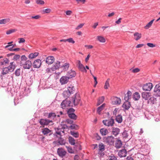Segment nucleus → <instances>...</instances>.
<instances>
[{
    "label": "nucleus",
    "mask_w": 160,
    "mask_h": 160,
    "mask_svg": "<svg viewBox=\"0 0 160 160\" xmlns=\"http://www.w3.org/2000/svg\"><path fill=\"white\" fill-rule=\"evenodd\" d=\"M69 141L71 145H74L75 144V139L72 138V137H69L68 138Z\"/></svg>",
    "instance_id": "58836bf2"
},
{
    "label": "nucleus",
    "mask_w": 160,
    "mask_h": 160,
    "mask_svg": "<svg viewBox=\"0 0 160 160\" xmlns=\"http://www.w3.org/2000/svg\"><path fill=\"white\" fill-rule=\"evenodd\" d=\"M132 93L130 91H128L127 93L124 96V100L126 101H128L131 98Z\"/></svg>",
    "instance_id": "4be33fe9"
},
{
    "label": "nucleus",
    "mask_w": 160,
    "mask_h": 160,
    "mask_svg": "<svg viewBox=\"0 0 160 160\" xmlns=\"http://www.w3.org/2000/svg\"><path fill=\"white\" fill-rule=\"evenodd\" d=\"M147 45L149 47L151 48H153L155 46V45L152 43H148Z\"/></svg>",
    "instance_id": "338daca9"
},
{
    "label": "nucleus",
    "mask_w": 160,
    "mask_h": 160,
    "mask_svg": "<svg viewBox=\"0 0 160 160\" xmlns=\"http://www.w3.org/2000/svg\"><path fill=\"white\" fill-rule=\"evenodd\" d=\"M41 17V16L39 15H37L35 16H32L31 17V18L32 19H38L40 18Z\"/></svg>",
    "instance_id": "052dcab7"
},
{
    "label": "nucleus",
    "mask_w": 160,
    "mask_h": 160,
    "mask_svg": "<svg viewBox=\"0 0 160 160\" xmlns=\"http://www.w3.org/2000/svg\"><path fill=\"white\" fill-rule=\"evenodd\" d=\"M46 62L48 64H52L54 61V58L53 56H49L46 59Z\"/></svg>",
    "instance_id": "4468645a"
},
{
    "label": "nucleus",
    "mask_w": 160,
    "mask_h": 160,
    "mask_svg": "<svg viewBox=\"0 0 160 160\" xmlns=\"http://www.w3.org/2000/svg\"><path fill=\"white\" fill-rule=\"evenodd\" d=\"M75 110L73 108H70L68 111L67 114L68 115H69V114H71L74 113Z\"/></svg>",
    "instance_id": "4d7b16f0"
},
{
    "label": "nucleus",
    "mask_w": 160,
    "mask_h": 160,
    "mask_svg": "<svg viewBox=\"0 0 160 160\" xmlns=\"http://www.w3.org/2000/svg\"><path fill=\"white\" fill-rule=\"evenodd\" d=\"M60 62L59 61H57L51 68V70L53 71H54L59 68L60 67Z\"/></svg>",
    "instance_id": "9d476101"
},
{
    "label": "nucleus",
    "mask_w": 160,
    "mask_h": 160,
    "mask_svg": "<svg viewBox=\"0 0 160 160\" xmlns=\"http://www.w3.org/2000/svg\"><path fill=\"white\" fill-rule=\"evenodd\" d=\"M18 39H19L18 43H23V42H25V40L24 38H19Z\"/></svg>",
    "instance_id": "e2e57ef3"
},
{
    "label": "nucleus",
    "mask_w": 160,
    "mask_h": 160,
    "mask_svg": "<svg viewBox=\"0 0 160 160\" xmlns=\"http://www.w3.org/2000/svg\"><path fill=\"white\" fill-rule=\"evenodd\" d=\"M15 63L13 62L10 63V65L7 67L8 68L10 72H13L15 69Z\"/></svg>",
    "instance_id": "412c9836"
},
{
    "label": "nucleus",
    "mask_w": 160,
    "mask_h": 160,
    "mask_svg": "<svg viewBox=\"0 0 160 160\" xmlns=\"http://www.w3.org/2000/svg\"><path fill=\"white\" fill-rule=\"evenodd\" d=\"M155 100L156 98H154L153 97H152L150 98L149 99L148 101V102H151V103L154 104V101Z\"/></svg>",
    "instance_id": "13d9d810"
},
{
    "label": "nucleus",
    "mask_w": 160,
    "mask_h": 160,
    "mask_svg": "<svg viewBox=\"0 0 160 160\" xmlns=\"http://www.w3.org/2000/svg\"><path fill=\"white\" fill-rule=\"evenodd\" d=\"M66 147L67 149L68 152L69 153H74V151L71 147L66 146Z\"/></svg>",
    "instance_id": "09e8293b"
},
{
    "label": "nucleus",
    "mask_w": 160,
    "mask_h": 160,
    "mask_svg": "<svg viewBox=\"0 0 160 160\" xmlns=\"http://www.w3.org/2000/svg\"><path fill=\"white\" fill-rule=\"evenodd\" d=\"M142 96L143 99L147 100L149 98L150 93L149 92H143L142 94Z\"/></svg>",
    "instance_id": "6ab92c4d"
},
{
    "label": "nucleus",
    "mask_w": 160,
    "mask_h": 160,
    "mask_svg": "<svg viewBox=\"0 0 160 160\" xmlns=\"http://www.w3.org/2000/svg\"><path fill=\"white\" fill-rule=\"evenodd\" d=\"M84 23H81L76 28V29L77 30H78L81 28L84 25Z\"/></svg>",
    "instance_id": "0e129e2a"
},
{
    "label": "nucleus",
    "mask_w": 160,
    "mask_h": 160,
    "mask_svg": "<svg viewBox=\"0 0 160 160\" xmlns=\"http://www.w3.org/2000/svg\"><path fill=\"white\" fill-rule=\"evenodd\" d=\"M8 62L9 60L7 58H5L0 62V65H5L7 64H8Z\"/></svg>",
    "instance_id": "c756f323"
},
{
    "label": "nucleus",
    "mask_w": 160,
    "mask_h": 160,
    "mask_svg": "<svg viewBox=\"0 0 160 160\" xmlns=\"http://www.w3.org/2000/svg\"><path fill=\"white\" fill-rule=\"evenodd\" d=\"M108 160H118L117 157L114 155L109 156Z\"/></svg>",
    "instance_id": "6e6d98bb"
},
{
    "label": "nucleus",
    "mask_w": 160,
    "mask_h": 160,
    "mask_svg": "<svg viewBox=\"0 0 160 160\" xmlns=\"http://www.w3.org/2000/svg\"><path fill=\"white\" fill-rule=\"evenodd\" d=\"M154 91L157 93L160 92V83L155 86Z\"/></svg>",
    "instance_id": "ea45409f"
},
{
    "label": "nucleus",
    "mask_w": 160,
    "mask_h": 160,
    "mask_svg": "<svg viewBox=\"0 0 160 160\" xmlns=\"http://www.w3.org/2000/svg\"><path fill=\"white\" fill-rule=\"evenodd\" d=\"M56 117V115L55 113L53 112L50 113L48 115V118L53 119Z\"/></svg>",
    "instance_id": "79ce46f5"
},
{
    "label": "nucleus",
    "mask_w": 160,
    "mask_h": 160,
    "mask_svg": "<svg viewBox=\"0 0 160 160\" xmlns=\"http://www.w3.org/2000/svg\"><path fill=\"white\" fill-rule=\"evenodd\" d=\"M20 56L19 55H15L13 57V59L14 61H19L21 60V58H20Z\"/></svg>",
    "instance_id": "de8ad7c7"
},
{
    "label": "nucleus",
    "mask_w": 160,
    "mask_h": 160,
    "mask_svg": "<svg viewBox=\"0 0 160 160\" xmlns=\"http://www.w3.org/2000/svg\"><path fill=\"white\" fill-rule=\"evenodd\" d=\"M109 80L110 79L109 78H108L106 81L104 86V88L105 89H108V88L109 87Z\"/></svg>",
    "instance_id": "a18cd8bd"
},
{
    "label": "nucleus",
    "mask_w": 160,
    "mask_h": 160,
    "mask_svg": "<svg viewBox=\"0 0 160 160\" xmlns=\"http://www.w3.org/2000/svg\"><path fill=\"white\" fill-rule=\"evenodd\" d=\"M57 152L58 155L62 158L64 157L67 153L66 151L62 148H58Z\"/></svg>",
    "instance_id": "423d86ee"
},
{
    "label": "nucleus",
    "mask_w": 160,
    "mask_h": 160,
    "mask_svg": "<svg viewBox=\"0 0 160 160\" xmlns=\"http://www.w3.org/2000/svg\"><path fill=\"white\" fill-rule=\"evenodd\" d=\"M112 103L114 105L119 104L121 103V99L117 97H114L112 98Z\"/></svg>",
    "instance_id": "dca6fc26"
},
{
    "label": "nucleus",
    "mask_w": 160,
    "mask_h": 160,
    "mask_svg": "<svg viewBox=\"0 0 160 160\" xmlns=\"http://www.w3.org/2000/svg\"><path fill=\"white\" fill-rule=\"evenodd\" d=\"M42 12L43 14L48 13H50L51 12V9L50 8H47L43 10Z\"/></svg>",
    "instance_id": "603ef678"
},
{
    "label": "nucleus",
    "mask_w": 160,
    "mask_h": 160,
    "mask_svg": "<svg viewBox=\"0 0 160 160\" xmlns=\"http://www.w3.org/2000/svg\"><path fill=\"white\" fill-rule=\"evenodd\" d=\"M27 58L25 55H22L21 58V60L19 62L21 66H22L25 69H29L31 67L32 63L29 60H27Z\"/></svg>",
    "instance_id": "f257e3e1"
},
{
    "label": "nucleus",
    "mask_w": 160,
    "mask_h": 160,
    "mask_svg": "<svg viewBox=\"0 0 160 160\" xmlns=\"http://www.w3.org/2000/svg\"><path fill=\"white\" fill-rule=\"evenodd\" d=\"M78 68L79 69V70L81 71V72H87V70H86L85 68L83 66L82 64L80 65H79L78 67Z\"/></svg>",
    "instance_id": "c85d7f7f"
},
{
    "label": "nucleus",
    "mask_w": 160,
    "mask_h": 160,
    "mask_svg": "<svg viewBox=\"0 0 160 160\" xmlns=\"http://www.w3.org/2000/svg\"><path fill=\"white\" fill-rule=\"evenodd\" d=\"M65 122L68 123L72 124L73 123V120H71L70 119H67L66 120Z\"/></svg>",
    "instance_id": "bf43d9fd"
},
{
    "label": "nucleus",
    "mask_w": 160,
    "mask_h": 160,
    "mask_svg": "<svg viewBox=\"0 0 160 160\" xmlns=\"http://www.w3.org/2000/svg\"><path fill=\"white\" fill-rule=\"evenodd\" d=\"M9 72H10V71L7 67L3 68L2 69V75H4L8 73Z\"/></svg>",
    "instance_id": "f704fd0d"
},
{
    "label": "nucleus",
    "mask_w": 160,
    "mask_h": 160,
    "mask_svg": "<svg viewBox=\"0 0 160 160\" xmlns=\"http://www.w3.org/2000/svg\"><path fill=\"white\" fill-rule=\"evenodd\" d=\"M153 87L152 84L151 83H148L144 84L142 87V89L145 91H150Z\"/></svg>",
    "instance_id": "39448f33"
},
{
    "label": "nucleus",
    "mask_w": 160,
    "mask_h": 160,
    "mask_svg": "<svg viewBox=\"0 0 160 160\" xmlns=\"http://www.w3.org/2000/svg\"><path fill=\"white\" fill-rule=\"evenodd\" d=\"M39 54L38 52H35L30 54L29 55V58L30 59H33L37 57Z\"/></svg>",
    "instance_id": "7c9ffc66"
},
{
    "label": "nucleus",
    "mask_w": 160,
    "mask_h": 160,
    "mask_svg": "<svg viewBox=\"0 0 160 160\" xmlns=\"http://www.w3.org/2000/svg\"><path fill=\"white\" fill-rule=\"evenodd\" d=\"M67 41L69 43H71L72 44L74 43L75 42L72 38H70L68 39H67Z\"/></svg>",
    "instance_id": "680f3d73"
},
{
    "label": "nucleus",
    "mask_w": 160,
    "mask_h": 160,
    "mask_svg": "<svg viewBox=\"0 0 160 160\" xmlns=\"http://www.w3.org/2000/svg\"><path fill=\"white\" fill-rule=\"evenodd\" d=\"M69 66V64L68 63H65L63 66L61 67V68H63V69L65 70H68Z\"/></svg>",
    "instance_id": "a19ab883"
},
{
    "label": "nucleus",
    "mask_w": 160,
    "mask_h": 160,
    "mask_svg": "<svg viewBox=\"0 0 160 160\" xmlns=\"http://www.w3.org/2000/svg\"><path fill=\"white\" fill-rule=\"evenodd\" d=\"M102 122L104 125L108 127H112L114 123V120L111 118L108 120H104L102 121Z\"/></svg>",
    "instance_id": "7ed1b4c3"
},
{
    "label": "nucleus",
    "mask_w": 160,
    "mask_h": 160,
    "mask_svg": "<svg viewBox=\"0 0 160 160\" xmlns=\"http://www.w3.org/2000/svg\"><path fill=\"white\" fill-rule=\"evenodd\" d=\"M10 21V19L9 18L0 20V24H5L9 22Z\"/></svg>",
    "instance_id": "393cba45"
},
{
    "label": "nucleus",
    "mask_w": 160,
    "mask_h": 160,
    "mask_svg": "<svg viewBox=\"0 0 160 160\" xmlns=\"http://www.w3.org/2000/svg\"><path fill=\"white\" fill-rule=\"evenodd\" d=\"M127 153V150L123 149L119 151L118 155L120 158L124 157L126 156Z\"/></svg>",
    "instance_id": "9b49d317"
},
{
    "label": "nucleus",
    "mask_w": 160,
    "mask_h": 160,
    "mask_svg": "<svg viewBox=\"0 0 160 160\" xmlns=\"http://www.w3.org/2000/svg\"><path fill=\"white\" fill-rule=\"evenodd\" d=\"M56 130V133L58 135H59L60 136H61V132H62V128H58L55 129Z\"/></svg>",
    "instance_id": "37998d69"
},
{
    "label": "nucleus",
    "mask_w": 160,
    "mask_h": 160,
    "mask_svg": "<svg viewBox=\"0 0 160 160\" xmlns=\"http://www.w3.org/2000/svg\"><path fill=\"white\" fill-rule=\"evenodd\" d=\"M131 104L129 102L126 101L122 105V107L125 110H128L130 107Z\"/></svg>",
    "instance_id": "a211bd4d"
},
{
    "label": "nucleus",
    "mask_w": 160,
    "mask_h": 160,
    "mask_svg": "<svg viewBox=\"0 0 160 160\" xmlns=\"http://www.w3.org/2000/svg\"><path fill=\"white\" fill-rule=\"evenodd\" d=\"M97 39L101 42L104 43L106 42V40L105 38L101 36H97Z\"/></svg>",
    "instance_id": "cd10ccee"
},
{
    "label": "nucleus",
    "mask_w": 160,
    "mask_h": 160,
    "mask_svg": "<svg viewBox=\"0 0 160 160\" xmlns=\"http://www.w3.org/2000/svg\"><path fill=\"white\" fill-rule=\"evenodd\" d=\"M62 94L64 98H68L71 94L70 92H68V91L65 90L63 92Z\"/></svg>",
    "instance_id": "2f4dec72"
},
{
    "label": "nucleus",
    "mask_w": 160,
    "mask_h": 160,
    "mask_svg": "<svg viewBox=\"0 0 160 160\" xmlns=\"http://www.w3.org/2000/svg\"><path fill=\"white\" fill-rule=\"evenodd\" d=\"M120 130V129L117 128H113L112 129V133L115 136H116L119 134Z\"/></svg>",
    "instance_id": "aec40b11"
},
{
    "label": "nucleus",
    "mask_w": 160,
    "mask_h": 160,
    "mask_svg": "<svg viewBox=\"0 0 160 160\" xmlns=\"http://www.w3.org/2000/svg\"><path fill=\"white\" fill-rule=\"evenodd\" d=\"M140 98L139 93L138 92H135L133 95V99L135 100H138Z\"/></svg>",
    "instance_id": "72a5a7b5"
},
{
    "label": "nucleus",
    "mask_w": 160,
    "mask_h": 160,
    "mask_svg": "<svg viewBox=\"0 0 160 160\" xmlns=\"http://www.w3.org/2000/svg\"><path fill=\"white\" fill-rule=\"evenodd\" d=\"M71 101L66 99L62 101L61 105V108L64 109L66 107L71 106Z\"/></svg>",
    "instance_id": "20e7f679"
},
{
    "label": "nucleus",
    "mask_w": 160,
    "mask_h": 160,
    "mask_svg": "<svg viewBox=\"0 0 160 160\" xmlns=\"http://www.w3.org/2000/svg\"><path fill=\"white\" fill-rule=\"evenodd\" d=\"M133 35L134 36V39L136 41H138L142 37V34L138 32H135L134 34Z\"/></svg>",
    "instance_id": "5701e85b"
},
{
    "label": "nucleus",
    "mask_w": 160,
    "mask_h": 160,
    "mask_svg": "<svg viewBox=\"0 0 160 160\" xmlns=\"http://www.w3.org/2000/svg\"><path fill=\"white\" fill-rule=\"evenodd\" d=\"M115 120L118 123H121L122 121V116L120 114L116 116Z\"/></svg>",
    "instance_id": "b1692460"
},
{
    "label": "nucleus",
    "mask_w": 160,
    "mask_h": 160,
    "mask_svg": "<svg viewBox=\"0 0 160 160\" xmlns=\"http://www.w3.org/2000/svg\"><path fill=\"white\" fill-rule=\"evenodd\" d=\"M139 71L140 69L138 68H136L132 70V72L133 73H137L139 72Z\"/></svg>",
    "instance_id": "69168bd1"
},
{
    "label": "nucleus",
    "mask_w": 160,
    "mask_h": 160,
    "mask_svg": "<svg viewBox=\"0 0 160 160\" xmlns=\"http://www.w3.org/2000/svg\"><path fill=\"white\" fill-rule=\"evenodd\" d=\"M104 100V97L103 96H102L100 97L98 100L97 103V106H99L100 104L102 103Z\"/></svg>",
    "instance_id": "c9c22d12"
},
{
    "label": "nucleus",
    "mask_w": 160,
    "mask_h": 160,
    "mask_svg": "<svg viewBox=\"0 0 160 160\" xmlns=\"http://www.w3.org/2000/svg\"><path fill=\"white\" fill-rule=\"evenodd\" d=\"M70 128L72 129H77L78 128V126L76 124L73 123L70 126Z\"/></svg>",
    "instance_id": "8fccbe9b"
},
{
    "label": "nucleus",
    "mask_w": 160,
    "mask_h": 160,
    "mask_svg": "<svg viewBox=\"0 0 160 160\" xmlns=\"http://www.w3.org/2000/svg\"><path fill=\"white\" fill-rule=\"evenodd\" d=\"M105 141L110 145L112 144L114 142V138L112 136H108L106 138Z\"/></svg>",
    "instance_id": "ddd939ff"
},
{
    "label": "nucleus",
    "mask_w": 160,
    "mask_h": 160,
    "mask_svg": "<svg viewBox=\"0 0 160 160\" xmlns=\"http://www.w3.org/2000/svg\"><path fill=\"white\" fill-rule=\"evenodd\" d=\"M70 133L71 135L76 138H78L79 136V133L78 132H75L73 131H71Z\"/></svg>",
    "instance_id": "49530a36"
},
{
    "label": "nucleus",
    "mask_w": 160,
    "mask_h": 160,
    "mask_svg": "<svg viewBox=\"0 0 160 160\" xmlns=\"http://www.w3.org/2000/svg\"><path fill=\"white\" fill-rule=\"evenodd\" d=\"M98 153L102 155V152L105 150V146L103 144L101 143L98 145Z\"/></svg>",
    "instance_id": "f8f14e48"
},
{
    "label": "nucleus",
    "mask_w": 160,
    "mask_h": 160,
    "mask_svg": "<svg viewBox=\"0 0 160 160\" xmlns=\"http://www.w3.org/2000/svg\"><path fill=\"white\" fill-rule=\"evenodd\" d=\"M69 79L68 76H62L60 79V82L62 84H66L68 82Z\"/></svg>",
    "instance_id": "2eb2a0df"
},
{
    "label": "nucleus",
    "mask_w": 160,
    "mask_h": 160,
    "mask_svg": "<svg viewBox=\"0 0 160 160\" xmlns=\"http://www.w3.org/2000/svg\"><path fill=\"white\" fill-rule=\"evenodd\" d=\"M80 100V95L78 93H76L74 97L72 98V101L74 106H77L78 105Z\"/></svg>",
    "instance_id": "f03ea898"
},
{
    "label": "nucleus",
    "mask_w": 160,
    "mask_h": 160,
    "mask_svg": "<svg viewBox=\"0 0 160 160\" xmlns=\"http://www.w3.org/2000/svg\"><path fill=\"white\" fill-rule=\"evenodd\" d=\"M154 20V19L152 20L144 27V28L146 29H148L151 27Z\"/></svg>",
    "instance_id": "4c0bfd02"
},
{
    "label": "nucleus",
    "mask_w": 160,
    "mask_h": 160,
    "mask_svg": "<svg viewBox=\"0 0 160 160\" xmlns=\"http://www.w3.org/2000/svg\"><path fill=\"white\" fill-rule=\"evenodd\" d=\"M36 2L38 4L43 5L45 3L42 0H36Z\"/></svg>",
    "instance_id": "3c124183"
},
{
    "label": "nucleus",
    "mask_w": 160,
    "mask_h": 160,
    "mask_svg": "<svg viewBox=\"0 0 160 160\" xmlns=\"http://www.w3.org/2000/svg\"><path fill=\"white\" fill-rule=\"evenodd\" d=\"M52 120L47 119H41L39 120V123L42 126L48 125L50 122H52Z\"/></svg>",
    "instance_id": "6e6552de"
},
{
    "label": "nucleus",
    "mask_w": 160,
    "mask_h": 160,
    "mask_svg": "<svg viewBox=\"0 0 160 160\" xmlns=\"http://www.w3.org/2000/svg\"><path fill=\"white\" fill-rule=\"evenodd\" d=\"M122 145V142L120 140H118L115 143V146L117 148H120Z\"/></svg>",
    "instance_id": "473e14b6"
},
{
    "label": "nucleus",
    "mask_w": 160,
    "mask_h": 160,
    "mask_svg": "<svg viewBox=\"0 0 160 160\" xmlns=\"http://www.w3.org/2000/svg\"><path fill=\"white\" fill-rule=\"evenodd\" d=\"M68 92L70 93V94H73V93L74 90L75 88L73 86H70L68 87Z\"/></svg>",
    "instance_id": "e433bc0d"
},
{
    "label": "nucleus",
    "mask_w": 160,
    "mask_h": 160,
    "mask_svg": "<svg viewBox=\"0 0 160 160\" xmlns=\"http://www.w3.org/2000/svg\"><path fill=\"white\" fill-rule=\"evenodd\" d=\"M13 42H11L8 43V45L5 47V48H7L9 47H11L12 46V44Z\"/></svg>",
    "instance_id": "774afa93"
},
{
    "label": "nucleus",
    "mask_w": 160,
    "mask_h": 160,
    "mask_svg": "<svg viewBox=\"0 0 160 160\" xmlns=\"http://www.w3.org/2000/svg\"><path fill=\"white\" fill-rule=\"evenodd\" d=\"M105 105V103H103L101 106L99 107L97 109V112L99 115L101 114V112L104 109Z\"/></svg>",
    "instance_id": "a878e982"
},
{
    "label": "nucleus",
    "mask_w": 160,
    "mask_h": 160,
    "mask_svg": "<svg viewBox=\"0 0 160 160\" xmlns=\"http://www.w3.org/2000/svg\"><path fill=\"white\" fill-rule=\"evenodd\" d=\"M42 132L44 135H51L52 134V131L48 128H44L42 129Z\"/></svg>",
    "instance_id": "1a4fd4ad"
},
{
    "label": "nucleus",
    "mask_w": 160,
    "mask_h": 160,
    "mask_svg": "<svg viewBox=\"0 0 160 160\" xmlns=\"http://www.w3.org/2000/svg\"><path fill=\"white\" fill-rule=\"evenodd\" d=\"M16 31V30L15 29H12L10 30H9L7 31L6 33L7 34H11L12 33L14 32H15Z\"/></svg>",
    "instance_id": "5fc2aeb1"
},
{
    "label": "nucleus",
    "mask_w": 160,
    "mask_h": 160,
    "mask_svg": "<svg viewBox=\"0 0 160 160\" xmlns=\"http://www.w3.org/2000/svg\"><path fill=\"white\" fill-rule=\"evenodd\" d=\"M20 69H18L15 71V73L16 76H19L20 75Z\"/></svg>",
    "instance_id": "864d4df0"
},
{
    "label": "nucleus",
    "mask_w": 160,
    "mask_h": 160,
    "mask_svg": "<svg viewBox=\"0 0 160 160\" xmlns=\"http://www.w3.org/2000/svg\"><path fill=\"white\" fill-rule=\"evenodd\" d=\"M76 73L74 71L71 70L68 71L67 74V75L69 78H71L72 77H75L76 76Z\"/></svg>",
    "instance_id": "f3484780"
},
{
    "label": "nucleus",
    "mask_w": 160,
    "mask_h": 160,
    "mask_svg": "<svg viewBox=\"0 0 160 160\" xmlns=\"http://www.w3.org/2000/svg\"><path fill=\"white\" fill-rule=\"evenodd\" d=\"M100 131L101 135L102 136L106 135L108 133V130L107 129L104 128L101 129Z\"/></svg>",
    "instance_id": "bb28decb"
},
{
    "label": "nucleus",
    "mask_w": 160,
    "mask_h": 160,
    "mask_svg": "<svg viewBox=\"0 0 160 160\" xmlns=\"http://www.w3.org/2000/svg\"><path fill=\"white\" fill-rule=\"evenodd\" d=\"M68 116L69 118L74 120H76L77 118V116L74 113L69 114Z\"/></svg>",
    "instance_id": "c03bdc74"
},
{
    "label": "nucleus",
    "mask_w": 160,
    "mask_h": 160,
    "mask_svg": "<svg viewBox=\"0 0 160 160\" xmlns=\"http://www.w3.org/2000/svg\"><path fill=\"white\" fill-rule=\"evenodd\" d=\"M42 64V62L40 59H37L35 60L32 63V66L34 68H39Z\"/></svg>",
    "instance_id": "0eeeda50"
}]
</instances>
